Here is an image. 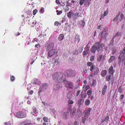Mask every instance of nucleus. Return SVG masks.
Listing matches in <instances>:
<instances>
[{
	"mask_svg": "<svg viewBox=\"0 0 125 125\" xmlns=\"http://www.w3.org/2000/svg\"><path fill=\"white\" fill-rule=\"evenodd\" d=\"M65 76L63 73L59 72L54 73L52 75L53 80L59 83H62L65 81Z\"/></svg>",
	"mask_w": 125,
	"mask_h": 125,
	"instance_id": "nucleus-1",
	"label": "nucleus"
},
{
	"mask_svg": "<svg viewBox=\"0 0 125 125\" xmlns=\"http://www.w3.org/2000/svg\"><path fill=\"white\" fill-rule=\"evenodd\" d=\"M125 47L124 48L122 52H121L120 53V55L118 57L119 60V64H120L122 62V59L123 61L125 59Z\"/></svg>",
	"mask_w": 125,
	"mask_h": 125,
	"instance_id": "nucleus-2",
	"label": "nucleus"
},
{
	"mask_svg": "<svg viewBox=\"0 0 125 125\" xmlns=\"http://www.w3.org/2000/svg\"><path fill=\"white\" fill-rule=\"evenodd\" d=\"M103 31L101 33V36L102 37V38L104 39L106 41V37L108 35V33L107 31L106 30L105 28H104L103 29Z\"/></svg>",
	"mask_w": 125,
	"mask_h": 125,
	"instance_id": "nucleus-3",
	"label": "nucleus"
},
{
	"mask_svg": "<svg viewBox=\"0 0 125 125\" xmlns=\"http://www.w3.org/2000/svg\"><path fill=\"white\" fill-rule=\"evenodd\" d=\"M15 116L18 118H22L26 117V115L25 113L20 112L15 114Z\"/></svg>",
	"mask_w": 125,
	"mask_h": 125,
	"instance_id": "nucleus-4",
	"label": "nucleus"
},
{
	"mask_svg": "<svg viewBox=\"0 0 125 125\" xmlns=\"http://www.w3.org/2000/svg\"><path fill=\"white\" fill-rule=\"evenodd\" d=\"M55 49H52L51 50H49L48 54V58L49 57H52L55 53Z\"/></svg>",
	"mask_w": 125,
	"mask_h": 125,
	"instance_id": "nucleus-5",
	"label": "nucleus"
},
{
	"mask_svg": "<svg viewBox=\"0 0 125 125\" xmlns=\"http://www.w3.org/2000/svg\"><path fill=\"white\" fill-rule=\"evenodd\" d=\"M91 108H88V109L85 110L84 111V117L85 118H87L90 115V112L91 111Z\"/></svg>",
	"mask_w": 125,
	"mask_h": 125,
	"instance_id": "nucleus-6",
	"label": "nucleus"
},
{
	"mask_svg": "<svg viewBox=\"0 0 125 125\" xmlns=\"http://www.w3.org/2000/svg\"><path fill=\"white\" fill-rule=\"evenodd\" d=\"M67 74L69 76L72 77L74 76L75 75V72L72 70L68 71L67 72Z\"/></svg>",
	"mask_w": 125,
	"mask_h": 125,
	"instance_id": "nucleus-7",
	"label": "nucleus"
},
{
	"mask_svg": "<svg viewBox=\"0 0 125 125\" xmlns=\"http://www.w3.org/2000/svg\"><path fill=\"white\" fill-rule=\"evenodd\" d=\"M54 46V44L53 43H52L49 44L46 48V51H48L50 50H51Z\"/></svg>",
	"mask_w": 125,
	"mask_h": 125,
	"instance_id": "nucleus-8",
	"label": "nucleus"
},
{
	"mask_svg": "<svg viewBox=\"0 0 125 125\" xmlns=\"http://www.w3.org/2000/svg\"><path fill=\"white\" fill-rule=\"evenodd\" d=\"M62 87L60 84L57 83L55 85L53 86V89L55 90H58Z\"/></svg>",
	"mask_w": 125,
	"mask_h": 125,
	"instance_id": "nucleus-9",
	"label": "nucleus"
},
{
	"mask_svg": "<svg viewBox=\"0 0 125 125\" xmlns=\"http://www.w3.org/2000/svg\"><path fill=\"white\" fill-rule=\"evenodd\" d=\"M105 58V56L104 55L103 56L102 55H100L99 57L97 58V60L99 62L101 61L103 62L104 61Z\"/></svg>",
	"mask_w": 125,
	"mask_h": 125,
	"instance_id": "nucleus-10",
	"label": "nucleus"
},
{
	"mask_svg": "<svg viewBox=\"0 0 125 125\" xmlns=\"http://www.w3.org/2000/svg\"><path fill=\"white\" fill-rule=\"evenodd\" d=\"M48 86V84L45 83L43 84L42 86L40 88L41 90H45L47 89V88Z\"/></svg>",
	"mask_w": 125,
	"mask_h": 125,
	"instance_id": "nucleus-11",
	"label": "nucleus"
},
{
	"mask_svg": "<svg viewBox=\"0 0 125 125\" xmlns=\"http://www.w3.org/2000/svg\"><path fill=\"white\" fill-rule=\"evenodd\" d=\"M73 96V93L71 91H70L67 94V97L68 98L70 99Z\"/></svg>",
	"mask_w": 125,
	"mask_h": 125,
	"instance_id": "nucleus-12",
	"label": "nucleus"
},
{
	"mask_svg": "<svg viewBox=\"0 0 125 125\" xmlns=\"http://www.w3.org/2000/svg\"><path fill=\"white\" fill-rule=\"evenodd\" d=\"M95 46L97 48V51H99L100 49H101L100 46V44L99 42H97L95 44Z\"/></svg>",
	"mask_w": 125,
	"mask_h": 125,
	"instance_id": "nucleus-13",
	"label": "nucleus"
},
{
	"mask_svg": "<svg viewBox=\"0 0 125 125\" xmlns=\"http://www.w3.org/2000/svg\"><path fill=\"white\" fill-rule=\"evenodd\" d=\"M76 110L75 108H73V109H72L71 110V116H73L74 115L76 112Z\"/></svg>",
	"mask_w": 125,
	"mask_h": 125,
	"instance_id": "nucleus-14",
	"label": "nucleus"
},
{
	"mask_svg": "<svg viewBox=\"0 0 125 125\" xmlns=\"http://www.w3.org/2000/svg\"><path fill=\"white\" fill-rule=\"evenodd\" d=\"M33 83L35 84H37L38 85H40L41 84V83L40 81L37 79H35L34 80Z\"/></svg>",
	"mask_w": 125,
	"mask_h": 125,
	"instance_id": "nucleus-15",
	"label": "nucleus"
},
{
	"mask_svg": "<svg viewBox=\"0 0 125 125\" xmlns=\"http://www.w3.org/2000/svg\"><path fill=\"white\" fill-rule=\"evenodd\" d=\"M21 125H32L31 123H29L28 121L26 120L21 124Z\"/></svg>",
	"mask_w": 125,
	"mask_h": 125,
	"instance_id": "nucleus-16",
	"label": "nucleus"
},
{
	"mask_svg": "<svg viewBox=\"0 0 125 125\" xmlns=\"http://www.w3.org/2000/svg\"><path fill=\"white\" fill-rule=\"evenodd\" d=\"M80 36L76 34L75 35V40L74 41L76 42L77 41L78 42L80 41Z\"/></svg>",
	"mask_w": 125,
	"mask_h": 125,
	"instance_id": "nucleus-17",
	"label": "nucleus"
},
{
	"mask_svg": "<svg viewBox=\"0 0 125 125\" xmlns=\"http://www.w3.org/2000/svg\"><path fill=\"white\" fill-rule=\"evenodd\" d=\"M107 88V87L106 85H105L104 86V87L102 89V94L103 95H104L105 94V93L106 91V89Z\"/></svg>",
	"mask_w": 125,
	"mask_h": 125,
	"instance_id": "nucleus-18",
	"label": "nucleus"
},
{
	"mask_svg": "<svg viewBox=\"0 0 125 125\" xmlns=\"http://www.w3.org/2000/svg\"><path fill=\"white\" fill-rule=\"evenodd\" d=\"M91 52L94 53L97 50V48L95 45L93 46L90 49Z\"/></svg>",
	"mask_w": 125,
	"mask_h": 125,
	"instance_id": "nucleus-19",
	"label": "nucleus"
},
{
	"mask_svg": "<svg viewBox=\"0 0 125 125\" xmlns=\"http://www.w3.org/2000/svg\"><path fill=\"white\" fill-rule=\"evenodd\" d=\"M113 68L112 66H111L109 68V71L110 74H113L115 72V71L113 70Z\"/></svg>",
	"mask_w": 125,
	"mask_h": 125,
	"instance_id": "nucleus-20",
	"label": "nucleus"
},
{
	"mask_svg": "<svg viewBox=\"0 0 125 125\" xmlns=\"http://www.w3.org/2000/svg\"><path fill=\"white\" fill-rule=\"evenodd\" d=\"M107 73V71L106 70H104L102 71L101 73V75L102 77H104L105 76Z\"/></svg>",
	"mask_w": 125,
	"mask_h": 125,
	"instance_id": "nucleus-21",
	"label": "nucleus"
},
{
	"mask_svg": "<svg viewBox=\"0 0 125 125\" xmlns=\"http://www.w3.org/2000/svg\"><path fill=\"white\" fill-rule=\"evenodd\" d=\"M73 13L72 12L70 11L67 13V16L71 18L73 15Z\"/></svg>",
	"mask_w": 125,
	"mask_h": 125,
	"instance_id": "nucleus-22",
	"label": "nucleus"
},
{
	"mask_svg": "<svg viewBox=\"0 0 125 125\" xmlns=\"http://www.w3.org/2000/svg\"><path fill=\"white\" fill-rule=\"evenodd\" d=\"M64 37V35L62 34H61L59 36L58 38V39L60 41H61L63 38Z\"/></svg>",
	"mask_w": 125,
	"mask_h": 125,
	"instance_id": "nucleus-23",
	"label": "nucleus"
},
{
	"mask_svg": "<svg viewBox=\"0 0 125 125\" xmlns=\"http://www.w3.org/2000/svg\"><path fill=\"white\" fill-rule=\"evenodd\" d=\"M82 99H80L77 102V103L80 106V105L83 103V102H82Z\"/></svg>",
	"mask_w": 125,
	"mask_h": 125,
	"instance_id": "nucleus-24",
	"label": "nucleus"
},
{
	"mask_svg": "<svg viewBox=\"0 0 125 125\" xmlns=\"http://www.w3.org/2000/svg\"><path fill=\"white\" fill-rule=\"evenodd\" d=\"M115 56H111L108 60L109 62H112L115 59Z\"/></svg>",
	"mask_w": 125,
	"mask_h": 125,
	"instance_id": "nucleus-25",
	"label": "nucleus"
},
{
	"mask_svg": "<svg viewBox=\"0 0 125 125\" xmlns=\"http://www.w3.org/2000/svg\"><path fill=\"white\" fill-rule=\"evenodd\" d=\"M121 33L120 32H117L113 38V39H115V37L120 35Z\"/></svg>",
	"mask_w": 125,
	"mask_h": 125,
	"instance_id": "nucleus-26",
	"label": "nucleus"
},
{
	"mask_svg": "<svg viewBox=\"0 0 125 125\" xmlns=\"http://www.w3.org/2000/svg\"><path fill=\"white\" fill-rule=\"evenodd\" d=\"M99 69L97 67H96L95 69V71L94 72V75H97L99 73Z\"/></svg>",
	"mask_w": 125,
	"mask_h": 125,
	"instance_id": "nucleus-27",
	"label": "nucleus"
},
{
	"mask_svg": "<svg viewBox=\"0 0 125 125\" xmlns=\"http://www.w3.org/2000/svg\"><path fill=\"white\" fill-rule=\"evenodd\" d=\"M33 111L32 112V115H34V116L37 115V112L36 111V108H33Z\"/></svg>",
	"mask_w": 125,
	"mask_h": 125,
	"instance_id": "nucleus-28",
	"label": "nucleus"
},
{
	"mask_svg": "<svg viewBox=\"0 0 125 125\" xmlns=\"http://www.w3.org/2000/svg\"><path fill=\"white\" fill-rule=\"evenodd\" d=\"M91 0H85L84 4L85 5H88L89 6Z\"/></svg>",
	"mask_w": 125,
	"mask_h": 125,
	"instance_id": "nucleus-29",
	"label": "nucleus"
},
{
	"mask_svg": "<svg viewBox=\"0 0 125 125\" xmlns=\"http://www.w3.org/2000/svg\"><path fill=\"white\" fill-rule=\"evenodd\" d=\"M90 103V101L89 99H87L85 101L84 104L85 105H89Z\"/></svg>",
	"mask_w": 125,
	"mask_h": 125,
	"instance_id": "nucleus-30",
	"label": "nucleus"
},
{
	"mask_svg": "<svg viewBox=\"0 0 125 125\" xmlns=\"http://www.w3.org/2000/svg\"><path fill=\"white\" fill-rule=\"evenodd\" d=\"M85 22L83 20H81L80 22V24L83 27H84L85 24Z\"/></svg>",
	"mask_w": 125,
	"mask_h": 125,
	"instance_id": "nucleus-31",
	"label": "nucleus"
},
{
	"mask_svg": "<svg viewBox=\"0 0 125 125\" xmlns=\"http://www.w3.org/2000/svg\"><path fill=\"white\" fill-rule=\"evenodd\" d=\"M92 93V90L91 89L88 90L87 92V94L88 95H91Z\"/></svg>",
	"mask_w": 125,
	"mask_h": 125,
	"instance_id": "nucleus-32",
	"label": "nucleus"
},
{
	"mask_svg": "<svg viewBox=\"0 0 125 125\" xmlns=\"http://www.w3.org/2000/svg\"><path fill=\"white\" fill-rule=\"evenodd\" d=\"M111 75H107L106 78V81H109L111 79Z\"/></svg>",
	"mask_w": 125,
	"mask_h": 125,
	"instance_id": "nucleus-33",
	"label": "nucleus"
},
{
	"mask_svg": "<svg viewBox=\"0 0 125 125\" xmlns=\"http://www.w3.org/2000/svg\"><path fill=\"white\" fill-rule=\"evenodd\" d=\"M68 85L70 89H72L73 88V84L72 83L69 82Z\"/></svg>",
	"mask_w": 125,
	"mask_h": 125,
	"instance_id": "nucleus-34",
	"label": "nucleus"
},
{
	"mask_svg": "<svg viewBox=\"0 0 125 125\" xmlns=\"http://www.w3.org/2000/svg\"><path fill=\"white\" fill-rule=\"evenodd\" d=\"M109 117L108 116H106L105 118H104V120H102V122H104L106 121H107L109 119Z\"/></svg>",
	"mask_w": 125,
	"mask_h": 125,
	"instance_id": "nucleus-35",
	"label": "nucleus"
},
{
	"mask_svg": "<svg viewBox=\"0 0 125 125\" xmlns=\"http://www.w3.org/2000/svg\"><path fill=\"white\" fill-rule=\"evenodd\" d=\"M87 65L88 66H91L93 65V63L92 62H88L87 63Z\"/></svg>",
	"mask_w": 125,
	"mask_h": 125,
	"instance_id": "nucleus-36",
	"label": "nucleus"
},
{
	"mask_svg": "<svg viewBox=\"0 0 125 125\" xmlns=\"http://www.w3.org/2000/svg\"><path fill=\"white\" fill-rule=\"evenodd\" d=\"M119 15V13L117 14V15L113 19V21H116L118 19V16Z\"/></svg>",
	"mask_w": 125,
	"mask_h": 125,
	"instance_id": "nucleus-37",
	"label": "nucleus"
},
{
	"mask_svg": "<svg viewBox=\"0 0 125 125\" xmlns=\"http://www.w3.org/2000/svg\"><path fill=\"white\" fill-rule=\"evenodd\" d=\"M75 17L76 18L79 17L80 16L79 13L77 12L74 14Z\"/></svg>",
	"mask_w": 125,
	"mask_h": 125,
	"instance_id": "nucleus-38",
	"label": "nucleus"
},
{
	"mask_svg": "<svg viewBox=\"0 0 125 125\" xmlns=\"http://www.w3.org/2000/svg\"><path fill=\"white\" fill-rule=\"evenodd\" d=\"M114 39H112V40L111 41L110 44L109 45V46H110L112 45H113L114 44V40H113Z\"/></svg>",
	"mask_w": 125,
	"mask_h": 125,
	"instance_id": "nucleus-39",
	"label": "nucleus"
},
{
	"mask_svg": "<svg viewBox=\"0 0 125 125\" xmlns=\"http://www.w3.org/2000/svg\"><path fill=\"white\" fill-rule=\"evenodd\" d=\"M95 67V65H93L90 69V70L91 71H92L94 70Z\"/></svg>",
	"mask_w": 125,
	"mask_h": 125,
	"instance_id": "nucleus-40",
	"label": "nucleus"
},
{
	"mask_svg": "<svg viewBox=\"0 0 125 125\" xmlns=\"http://www.w3.org/2000/svg\"><path fill=\"white\" fill-rule=\"evenodd\" d=\"M84 1H85V0H80V4L81 5H82L84 3Z\"/></svg>",
	"mask_w": 125,
	"mask_h": 125,
	"instance_id": "nucleus-41",
	"label": "nucleus"
},
{
	"mask_svg": "<svg viewBox=\"0 0 125 125\" xmlns=\"http://www.w3.org/2000/svg\"><path fill=\"white\" fill-rule=\"evenodd\" d=\"M112 54H114L116 51V50L115 48H113L112 49Z\"/></svg>",
	"mask_w": 125,
	"mask_h": 125,
	"instance_id": "nucleus-42",
	"label": "nucleus"
},
{
	"mask_svg": "<svg viewBox=\"0 0 125 125\" xmlns=\"http://www.w3.org/2000/svg\"><path fill=\"white\" fill-rule=\"evenodd\" d=\"M124 18V16L123 14H122L121 15L120 18V21H121Z\"/></svg>",
	"mask_w": 125,
	"mask_h": 125,
	"instance_id": "nucleus-43",
	"label": "nucleus"
},
{
	"mask_svg": "<svg viewBox=\"0 0 125 125\" xmlns=\"http://www.w3.org/2000/svg\"><path fill=\"white\" fill-rule=\"evenodd\" d=\"M122 87L121 86L118 89V92H119L121 93L122 92Z\"/></svg>",
	"mask_w": 125,
	"mask_h": 125,
	"instance_id": "nucleus-44",
	"label": "nucleus"
},
{
	"mask_svg": "<svg viewBox=\"0 0 125 125\" xmlns=\"http://www.w3.org/2000/svg\"><path fill=\"white\" fill-rule=\"evenodd\" d=\"M108 12V11L107 10H106L104 11V16H105L106 15H107V14Z\"/></svg>",
	"mask_w": 125,
	"mask_h": 125,
	"instance_id": "nucleus-45",
	"label": "nucleus"
},
{
	"mask_svg": "<svg viewBox=\"0 0 125 125\" xmlns=\"http://www.w3.org/2000/svg\"><path fill=\"white\" fill-rule=\"evenodd\" d=\"M69 82L67 81H66L64 83V85L65 86L67 87V85H68Z\"/></svg>",
	"mask_w": 125,
	"mask_h": 125,
	"instance_id": "nucleus-46",
	"label": "nucleus"
},
{
	"mask_svg": "<svg viewBox=\"0 0 125 125\" xmlns=\"http://www.w3.org/2000/svg\"><path fill=\"white\" fill-rule=\"evenodd\" d=\"M48 119L47 117H44L43 118V120L45 122H47L48 121Z\"/></svg>",
	"mask_w": 125,
	"mask_h": 125,
	"instance_id": "nucleus-47",
	"label": "nucleus"
},
{
	"mask_svg": "<svg viewBox=\"0 0 125 125\" xmlns=\"http://www.w3.org/2000/svg\"><path fill=\"white\" fill-rule=\"evenodd\" d=\"M94 56H91L90 58V60L91 61H93L94 60Z\"/></svg>",
	"mask_w": 125,
	"mask_h": 125,
	"instance_id": "nucleus-48",
	"label": "nucleus"
},
{
	"mask_svg": "<svg viewBox=\"0 0 125 125\" xmlns=\"http://www.w3.org/2000/svg\"><path fill=\"white\" fill-rule=\"evenodd\" d=\"M105 46V44L104 43H103L102 44H100V47L101 48V49H102V48L104 46Z\"/></svg>",
	"mask_w": 125,
	"mask_h": 125,
	"instance_id": "nucleus-49",
	"label": "nucleus"
},
{
	"mask_svg": "<svg viewBox=\"0 0 125 125\" xmlns=\"http://www.w3.org/2000/svg\"><path fill=\"white\" fill-rule=\"evenodd\" d=\"M14 77L13 76H10V80L11 81H13L14 80Z\"/></svg>",
	"mask_w": 125,
	"mask_h": 125,
	"instance_id": "nucleus-50",
	"label": "nucleus"
},
{
	"mask_svg": "<svg viewBox=\"0 0 125 125\" xmlns=\"http://www.w3.org/2000/svg\"><path fill=\"white\" fill-rule=\"evenodd\" d=\"M89 44H87L86 45V48H85L87 51H88L89 49V48L88 47Z\"/></svg>",
	"mask_w": 125,
	"mask_h": 125,
	"instance_id": "nucleus-51",
	"label": "nucleus"
},
{
	"mask_svg": "<svg viewBox=\"0 0 125 125\" xmlns=\"http://www.w3.org/2000/svg\"><path fill=\"white\" fill-rule=\"evenodd\" d=\"M37 12V10L36 9L34 10L33 11V13L34 15H35Z\"/></svg>",
	"mask_w": 125,
	"mask_h": 125,
	"instance_id": "nucleus-52",
	"label": "nucleus"
},
{
	"mask_svg": "<svg viewBox=\"0 0 125 125\" xmlns=\"http://www.w3.org/2000/svg\"><path fill=\"white\" fill-rule=\"evenodd\" d=\"M83 47H81L80 48H79V50H80V52H81L83 51Z\"/></svg>",
	"mask_w": 125,
	"mask_h": 125,
	"instance_id": "nucleus-53",
	"label": "nucleus"
},
{
	"mask_svg": "<svg viewBox=\"0 0 125 125\" xmlns=\"http://www.w3.org/2000/svg\"><path fill=\"white\" fill-rule=\"evenodd\" d=\"M83 57H84L86 55H87V53L85 52V51H83Z\"/></svg>",
	"mask_w": 125,
	"mask_h": 125,
	"instance_id": "nucleus-54",
	"label": "nucleus"
},
{
	"mask_svg": "<svg viewBox=\"0 0 125 125\" xmlns=\"http://www.w3.org/2000/svg\"><path fill=\"white\" fill-rule=\"evenodd\" d=\"M68 114V113L67 112H65L64 113L63 115L65 116H66Z\"/></svg>",
	"mask_w": 125,
	"mask_h": 125,
	"instance_id": "nucleus-55",
	"label": "nucleus"
},
{
	"mask_svg": "<svg viewBox=\"0 0 125 125\" xmlns=\"http://www.w3.org/2000/svg\"><path fill=\"white\" fill-rule=\"evenodd\" d=\"M59 22L57 21H56L54 23V25L56 26H58V25L59 24Z\"/></svg>",
	"mask_w": 125,
	"mask_h": 125,
	"instance_id": "nucleus-56",
	"label": "nucleus"
},
{
	"mask_svg": "<svg viewBox=\"0 0 125 125\" xmlns=\"http://www.w3.org/2000/svg\"><path fill=\"white\" fill-rule=\"evenodd\" d=\"M73 103V102L71 100H69V103L70 104H72Z\"/></svg>",
	"mask_w": 125,
	"mask_h": 125,
	"instance_id": "nucleus-57",
	"label": "nucleus"
},
{
	"mask_svg": "<svg viewBox=\"0 0 125 125\" xmlns=\"http://www.w3.org/2000/svg\"><path fill=\"white\" fill-rule=\"evenodd\" d=\"M102 27V26H101V25H98L97 26V29H100L101 30Z\"/></svg>",
	"mask_w": 125,
	"mask_h": 125,
	"instance_id": "nucleus-58",
	"label": "nucleus"
},
{
	"mask_svg": "<svg viewBox=\"0 0 125 125\" xmlns=\"http://www.w3.org/2000/svg\"><path fill=\"white\" fill-rule=\"evenodd\" d=\"M96 82L95 80H93L92 83V86L93 85H94L96 83Z\"/></svg>",
	"mask_w": 125,
	"mask_h": 125,
	"instance_id": "nucleus-59",
	"label": "nucleus"
},
{
	"mask_svg": "<svg viewBox=\"0 0 125 125\" xmlns=\"http://www.w3.org/2000/svg\"><path fill=\"white\" fill-rule=\"evenodd\" d=\"M83 72L84 73H86L87 72V70L85 68V69H83Z\"/></svg>",
	"mask_w": 125,
	"mask_h": 125,
	"instance_id": "nucleus-60",
	"label": "nucleus"
},
{
	"mask_svg": "<svg viewBox=\"0 0 125 125\" xmlns=\"http://www.w3.org/2000/svg\"><path fill=\"white\" fill-rule=\"evenodd\" d=\"M67 5L66 6H70V4L69 3V2L68 1H67Z\"/></svg>",
	"mask_w": 125,
	"mask_h": 125,
	"instance_id": "nucleus-61",
	"label": "nucleus"
},
{
	"mask_svg": "<svg viewBox=\"0 0 125 125\" xmlns=\"http://www.w3.org/2000/svg\"><path fill=\"white\" fill-rule=\"evenodd\" d=\"M62 11H59V12L57 13V15H59L60 14H62Z\"/></svg>",
	"mask_w": 125,
	"mask_h": 125,
	"instance_id": "nucleus-62",
	"label": "nucleus"
},
{
	"mask_svg": "<svg viewBox=\"0 0 125 125\" xmlns=\"http://www.w3.org/2000/svg\"><path fill=\"white\" fill-rule=\"evenodd\" d=\"M42 103H43L45 105H47V104L46 102H42Z\"/></svg>",
	"mask_w": 125,
	"mask_h": 125,
	"instance_id": "nucleus-63",
	"label": "nucleus"
},
{
	"mask_svg": "<svg viewBox=\"0 0 125 125\" xmlns=\"http://www.w3.org/2000/svg\"><path fill=\"white\" fill-rule=\"evenodd\" d=\"M6 124V125H11V124L9 122H7Z\"/></svg>",
	"mask_w": 125,
	"mask_h": 125,
	"instance_id": "nucleus-64",
	"label": "nucleus"
}]
</instances>
